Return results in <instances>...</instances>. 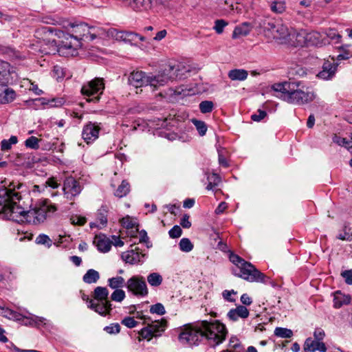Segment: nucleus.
<instances>
[{
  "label": "nucleus",
  "mask_w": 352,
  "mask_h": 352,
  "mask_svg": "<svg viewBox=\"0 0 352 352\" xmlns=\"http://www.w3.org/2000/svg\"><path fill=\"white\" fill-rule=\"evenodd\" d=\"M227 333L226 326L218 320H204L194 328L186 327L178 338L182 344L189 345L198 344L203 339H206L214 347L226 339Z\"/></svg>",
  "instance_id": "f257e3e1"
},
{
  "label": "nucleus",
  "mask_w": 352,
  "mask_h": 352,
  "mask_svg": "<svg viewBox=\"0 0 352 352\" xmlns=\"http://www.w3.org/2000/svg\"><path fill=\"white\" fill-rule=\"evenodd\" d=\"M186 67L182 65H168L155 76H146L142 71L133 72L130 74L128 81L129 85L135 88L149 85L153 90L157 89L169 81L186 78L185 72H188Z\"/></svg>",
  "instance_id": "f03ea898"
},
{
  "label": "nucleus",
  "mask_w": 352,
  "mask_h": 352,
  "mask_svg": "<svg viewBox=\"0 0 352 352\" xmlns=\"http://www.w3.org/2000/svg\"><path fill=\"white\" fill-rule=\"evenodd\" d=\"M272 89L280 94L285 101L294 104H304L312 102L316 94L301 81H289L275 83Z\"/></svg>",
  "instance_id": "7ed1b4c3"
},
{
  "label": "nucleus",
  "mask_w": 352,
  "mask_h": 352,
  "mask_svg": "<svg viewBox=\"0 0 352 352\" xmlns=\"http://www.w3.org/2000/svg\"><path fill=\"white\" fill-rule=\"evenodd\" d=\"M47 31L50 32H54L55 35L60 39L58 44L54 43L52 45V49L51 50H47L46 47H44L41 50L42 54H55L58 52L63 56H75L77 54V50L82 45L80 41L76 37L74 36V34L66 33L60 30H56L52 28H48Z\"/></svg>",
  "instance_id": "20e7f679"
},
{
  "label": "nucleus",
  "mask_w": 352,
  "mask_h": 352,
  "mask_svg": "<svg viewBox=\"0 0 352 352\" xmlns=\"http://www.w3.org/2000/svg\"><path fill=\"white\" fill-rule=\"evenodd\" d=\"M229 259L239 269V272H236L235 269L232 270V273L236 276L250 282L267 283V280L269 279L251 263L245 261L232 252H230Z\"/></svg>",
  "instance_id": "39448f33"
},
{
  "label": "nucleus",
  "mask_w": 352,
  "mask_h": 352,
  "mask_svg": "<svg viewBox=\"0 0 352 352\" xmlns=\"http://www.w3.org/2000/svg\"><path fill=\"white\" fill-rule=\"evenodd\" d=\"M104 89V82L102 78H95L85 83L81 88L82 94L87 97L89 102L97 103L100 100V96Z\"/></svg>",
  "instance_id": "423d86ee"
},
{
  "label": "nucleus",
  "mask_w": 352,
  "mask_h": 352,
  "mask_svg": "<svg viewBox=\"0 0 352 352\" xmlns=\"http://www.w3.org/2000/svg\"><path fill=\"white\" fill-rule=\"evenodd\" d=\"M263 31L265 35L275 40L287 41L288 36L291 34V31L287 25L280 22L270 21L263 24Z\"/></svg>",
  "instance_id": "0eeeda50"
},
{
  "label": "nucleus",
  "mask_w": 352,
  "mask_h": 352,
  "mask_svg": "<svg viewBox=\"0 0 352 352\" xmlns=\"http://www.w3.org/2000/svg\"><path fill=\"white\" fill-rule=\"evenodd\" d=\"M16 186L19 189L21 184H19L15 186L13 183H11L9 188L5 186L0 188V214H2L10 205L14 204L16 200H21L20 193L15 191Z\"/></svg>",
  "instance_id": "6e6552de"
},
{
  "label": "nucleus",
  "mask_w": 352,
  "mask_h": 352,
  "mask_svg": "<svg viewBox=\"0 0 352 352\" xmlns=\"http://www.w3.org/2000/svg\"><path fill=\"white\" fill-rule=\"evenodd\" d=\"M167 324L168 322L165 318L151 321V323H148L145 327L139 331V336L142 339H146L149 341L153 337L160 336L167 328Z\"/></svg>",
  "instance_id": "1a4fd4ad"
},
{
  "label": "nucleus",
  "mask_w": 352,
  "mask_h": 352,
  "mask_svg": "<svg viewBox=\"0 0 352 352\" xmlns=\"http://www.w3.org/2000/svg\"><path fill=\"white\" fill-rule=\"evenodd\" d=\"M19 201L20 200H16L14 204L10 205L3 212V217L18 223L28 221V217L30 216V211H26L21 206L17 205V202Z\"/></svg>",
  "instance_id": "9d476101"
},
{
  "label": "nucleus",
  "mask_w": 352,
  "mask_h": 352,
  "mask_svg": "<svg viewBox=\"0 0 352 352\" xmlns=\"http://www.w3.org/2000/svg\"><path fill=\"white\" fill-rule=\"evenodd\" d=\"M0 315L5 318L19 321L25 325H32L33 324L38 325L40 323H43L45 320L43 318L38 316H34V318L25 317L21 314L14 311L10 309L1 307H0Z\"/></svg>",
  "instance_id": "9b49d317"
},
{
  "label": "nucleus",
  "mask_w": 352,
  "mask_h": 352,
  "mask_svg": "<svg viewBox=\"0 0 352 352\" xmlns=\"http://www.w3.org/2000/svg\"><path fill=\"white\" fill-rule=\"evenodd\" d=\"M126 288L135 296L144 297L148 294L146 281L144 277L140 276H133L128 279Z\"/></svg>",
  "instance_id": "f8f14e48"
},
{
  "label": "nucleus",
  "mask_w": 352,
  "mask_h": 352,
  "mask_svg": "<svg viewBox=\"0 0 352 352\" xmlns=\"http://www.w3.org/2000/svg\"><path fill=\"white\" fill-rule=\"evenodd\" d=\"M56 210V207L50 201L44 200L39 204L34 210H30V214L34 217L38 221L43 222L44 220Z\"/></svg>",
  "instance_id": "ddd939ff"
},
{
  "label": "nucleus",
  "mask_w": 352,
  "mask_h": 352,
  "mask_svg": "<svg viewBox=\"0 0 352 352\" xmlns=\"http://www.w3.org/2000/svg\"><path fill=\"white\" fill-rule=\"evenodd\" d=\"M63 190L65 197L68 200H72L80 193L82 188L77 180L73 177H68L64 181Z\"/></svg>",
  "instance_id": "4468645a"
},
{
  "label": "nucleus",
  "mask_w": 352,
  "mask_h": 352,
  "mask_svg": "<svg viewBox=\"0 0 352 352\" xmlns=\"http://www.w3.org/2000/svg\"><path fill=\"white\" fill-rule=\"evenodd\" d=\"M101 124L89 122L84 126L82 131V138L87 143L93 142L98 138L101 130Z\"/></svg>",
  "instance_id": "2eb2a0df"
},
{
  "label": "nucleus",
  "mask_w": 352,
  "mask_h": 352,
  "mask_svg": "<svg viewBox=\"0 0 352 352\" xmlns=\"http://www.w3.org/2000/svg\"><path fill=\"white\" fill-rule=\"evenodd\" d=\"M145 254L142 252L139 248L129 250L122 253L121 258L131 265L142 264Z\"/></svg>",
  "instance_id": "dca6fc26"
},
{
  "label": "nucleus",
  "mask_w": 352,
  "mask_h": 352,
  "mask_svg": "<svg viewBox=\"0 0 352 352\" xmlns=\"http://www.w3.org/2000/svg\"><path fill=\"white\" fill-rule=\"evenodd\" d=\"M336 59L332 57V61L326 60L324 61L322 70L317 74V76L322 80H330L336 74L338 63L335 62Z\"/></svg>",
  "instance_id": "f3484780"
},
{
  "label": "nucleus",
  "mask_w": 352,
  "mask_h": 352,
  "mask_svg": "<svg viewBox=\"0 0 352 352\" xmlns=\"http://www.w3.org/2000/svg\"><path fill=\"white\" fill-rule=\"evenodd\" d=\"M14 74V67L8 62L0 60V83L12 84Z\"/></svg>",
  "instance_id": "a211bd4d"
},
{
  "label": "nucleus",
  "mask_w": 352,
  "mask_h": 352,
  "mask_svg": "<svg viewBox=\"0 0 352 352\" xmlns=\"http://www.w3.org/2000/svg\"><path fill=\"white\" fill-rule=\"evenodd\" d=\"M287 41L292 42L296 47L307 46V30L301 29L299 31L291 32Z\"/></svg>",
  "instance_id": "6ab92c4d"
},
{
  "label": "nucleus",
  "mask_w": 352,
  "mask_h": 352,
  "mask_svg": "<svg viewBox=\"0 0 352 352\" xmlns=\"http://www.w3.org/2000/svg\"><path fill=\"white\" fill-rule=\"evenodd\" d=\"M88 307L94 309L101 316H106L111 311L112 305L110 301H98V302H94L93 300H90Z\"/></svg>",
  "instance_id": "aec40b11"
},
{
  "label": "nucleus",
  "mask_w": 352,
  "mask_h": 352,
  "mask_svg": "<svg viewBox=\"0 0 352 352\" xmlns=\"http://www.w3.org/2000/svg\"><path fill=\"white\" fill-rule=\"evenodd\" d=\"M250 315L249 310L243 305H238L234 309H231L227 314L230 320L235 322L239 318L245 319Z\"/></svg>",
  "instance_id": "412c9836"
},
{
  "label": "nucleus",
  "mask_w": 352,
  "mask_h": 352,
  "mask_svg": "<svg viewBox=\"0 0 352 352\" xmlns=\"http://www.w3.org/2000/svg\"><path fill=\"white\" fill-rule=\"evenodd\" d=\"M8 84H0V103L8 104L12 102L16 98V92L8 87Z\"/></svg>",
  "instance_id": "4be33fe9"
},
{
  "label": "nucleus",
  "mask_w": 352,
  "mask_h": 352,
  "mask_svg": "<svg viewBox=\"0 0 352 352\" xmlns=\"http://www.w3.org/2000/svg\"><path fill=\"white\" fill-rule=\"evenodd\" d=\"M304 351L305 352H314L316 351L326 352L327 347L322 341L314 340L312 338H309L305 342Z\"/></svg>",
  "instance_id": "5701e85b"
},
{
  "label": "nucleus",
  "mask_w": 352,
  "mask_h": 352,
  "mask_svg": "<svg viewBox=\"0 0 352 352\" xmlns=\"http://www.w3.org/2000/svg\"><path fill=\"white\" fill-rule=\"evenodd\" d=\"M94 243H96L98 250L102 252H107L110 250L112 242L105 236H96Z\"/></svg>",
  "instance_id": "b1692460"
},
{
  "label": "nucleus",
  "mask_w": 352,
  "mask_h": 352,
  "mask_svg": "<svg viewBox=\"0 0 352 352\" xmlns=\"http://www.w3.org/2000/svg\"><path fill=\"white\" fill-rule=\"evenodd\" d=\"M109 208L106 205H102L96 214V220L100 224L101 227H106L108 222Z\"/></svg>",
  "instance_id": "393cba45"
},
{
  "label": "nucleus",
  "mask_w": 352,
  "mask_h": 352,
  "mask_svg": "<svg viewBox=\"0 0 352 352\" xmlns=\"http://www.w3.org/2000/svg\"><path fill=\"white\" fill-rule=\"evenodd\" d=\"M268 3L270 10L275 14H282L286 10V3L283 0H272Z\"/></svg>",
  "instance_id": "a878e982"
},
{
  "label": "nucleus",
  "mask_w": 352,
  "mask_h": 352,
  "mask_svg": "<svg viewBox=\"0 0 352 352\" xmlns=\"http://www.w3.org/2000/svg\"><path fill=\"white\" fill-rule=\"evenodd\" d=\"M248 72L243 69H234L228 72V77L232 80H244L247 78Z\"/></svg>",
  "instance_id": "bb28decb"
},
{
  "label": "nucleus",
  "mask_w": 352,
  "mask_h": 352,
  "mask_svg": "<svg viewBox=\"0 0 352 352\" xmlns=\"http://www.w3.org/2000/svg\"><path fill=\"white\" fill-rule=\"evenodd\" d=\"M109 291L105 287H96L94 290V298L97 301H109L108 300Z\"/></svg>",
  "instance_id": "cd10ccee"
},
{
  "label": "nucleus",
  "mask_w": 352,
  "mask_h": 352,
  "mask_svg": "<svg viewBox=\"0 0 352 352\" xmlns=\"http://www.w3.org/2000/svg\"><path fill=\"white\" fill-rule=\"evenodd\" d=\"M108 286L113 289H121L124 285L126 286V282L122 276H116L109 278L107 280Z\"/></svg>",
  "instance_id": "c85d7f7f"
},
{
  "label": "nucleus",
  "mask_w": 352,
  "mask_h": 352,
  "mask_svg": "<svg viewBox=\"0 0 352 352\" xmlns=\"http://www.w3.org/2000/svg\"><path fill=\"white\" fill-rule=\"evenodd\" d=\"M250 28L248 23H244L241 25L236 26L232 33V38H237L249 34Z\"/></svg>",
  "instance_id": "c756f323"
},
{
  "label": "nucleus",
  "mask_w": 352,
  "mask_h": 352,
  "mask_svg": "<svg viewBox=\"0 0 352 352\" xmlns=\"http://www.w3.org/2000/svg\"><path fill=\"white\" fill-rule=\"evenodd\" d=\"M321 35L316 31L308 32L307 30V46L318 45L320 44Z\"/></svg>",
  "instance_id": "7c9ffc66"
},
{
  "label": "nucleus",
  "mask_w": 352,
  "mask_h": 352,
  "mask_svg": "<svg viewBox=\"0 0 352 352\" xmlns=\"http://www.w3.org/2000/svg\"><path fill=\"white\" fill-rule=\"evenodd\" d=\"M350 303V298L344 296L340 292H336L333 298V305L336 308H340L343 305Z\"/></svg>",
  "instance_id": "2f4dec72"
},
{
  "label": "nucleus",
  "mask_w": 352,
  "mask_h": 352,
  "mask_svg": "<svg viewBox=\"0 0 352 352\" xmlns=\"http://www.w3.org/2000/svg\"><path fill=\"white\" fill-rule=\"evenodd\" d=\"M73 34H75L74 36L78 38L79 41L84 38L85 35H83V33H86L90 29L87 24L84 23L73 25Z\"/></svg>",
  "instance_id": "473e14b6"
},
{
  "label": "nucleus",
  "mask_w": 352,
  "mask_h": 352,
  "mask_svg": "<svg viewBox=\"0 0 352 352\" xmlns=\"http://www.w3.org/2000/svg\"><path fill=\"white\" fill-rule=\"evenodd\" d=\"M99 278V272L93 269L88 270L82 278L83 281L88 284L96 283Z\"/></svg>",
  "instance_id": "72a5a7b5"
},
{
  "label": "nucleus",
  "mask_w": 352,
  "mask_h": 352,
  "mask_svg": "<svg viewBox=\"0 0 352 352\" xmlns=\"http://www.w3.org/2000/svg\"><path fill=\"white\" fill-rule=\"evenodd\" d=\"M130 192V184L126 180H123L118 186L114 192V195L117 197L122 198L128 195Z\"/></svg>",
  "instance_id": "f704fd0d"
},
{
  "label": "nucleus",
  "mask_w": 352,
  "mask_h": 352,
  "mask_svg": "<svg viewBox=\"0 0 352 352\" xmlns=\"http://www.w3.org/2000/svg\"><path fill=\"white\" fill-rule=\"evenodd\" d=\"M35 100L41 101V104L43 105H49L51 107H57L62 106L65 101L63 98H52L51 100L47 99L45 98H37Z\"/></svg>",
  "instance_id": "c9c22d12"
},
{
  "label": "nucleus",
  "mask_w": 352,
  "mask_h": 352,
  "mask_svg": "<svg viewBox=\"0 0 352 352\" xmlns=\"http://www.w3.org/2000/svg\"><path fill=\"white\" fill-rule=\"evenodd\" d=\"M119 37L131 45H136L138 34L133 32H121Z\"/></svg>",
  "instance_id": "e433bc0d"
},
{
  "label": "nucleus",
  "mask_w": 352,
  "mask_h": 352,
  "mask_svg": "<svg viewBox=\"0 0 352 352\" xmlns=\"http://www.w3.org/2000/svg\"><path fill=\"white\" fill-rule=\"evenodd\" d=\"M162 276L157 272H153L147 276V281L152 287H158L162 283Z\"/></svg>",
  "instance_id": "4c0bfd02"
},
{
  "label": "nucleus",
  "mask_w": 352,
  "mask_h": 352,
  "mask_svg": "<svg viewBox=\"0 0 352 352\" xmlns=\"http://www.w3.org/2000/svg\"><path fill=\"white\" fill-rule=\"evenodd\" d=\"M274 335L282 338H289L293 336V331L289 329L276 327L274 330Z\"/></svg>",
  "instance_id": "58836bf2"
},
{
  "label": "nucleus",
  "mask_w": 352,
  "mask_h": 352,
  "mask_svg": "<svg viewBox=\"0 0 352 352\" xmlns=\"http://www.w3.org/2000/svg\"><path fill=\"white\" fill-rule=\"evenodd\" d=\"M333 142L336 143L337 144L344 146L348 150H350L352 148V141L349 140L346 138H342L338 135H335L333 138Z\"/></svg>",
  "instance_id": "ea45409f"
},
{
  "label": "nucleus",
  "mask_w": 352,
  "mask_h": 352,
  "mask_svg": "<svg viewBox=\"0 0 352 352\" xmlns=\"http://www.w3.org/2000/svg\"><path fill=\"white\" fill-rule=\"evenodd\" d=\"M179 247L181 251L184 252H189L193 249V244L189 239L183 238L179 243Z\"/></svg>",
  "instance_id": "a19ab883"
},
{
  "label": "nucleus",
  "mask_w": 352,
  "mask_h": 352,
  "mask_svg": "<svg viewBox=\"0 0 352 352\" xmlns=\"http://www.w3.org/2000/svg\"><path fill=\"white\" fill-rule=\"evenodd\" d=\"M18 142L17 138L12 135L9 140H3L1 142V149L3 151H8L11 148L12 144H16Z\"/></svg>",
  "instance_id": "79ce46f5"
},
{
  "label": "nucleus",
  "mask_w": 352,
  "mask_h": 352,
  "mask_svg": "<svg viewBox=\"0 0 352 352\" xmlns=\"http://www.w3.org/2000/svg\"><path fill=\"white\" fill-rule=\"evenodd\" d=\"M199 107L202 113H210L214 109V103L210 100H204L200 102Z\"/></svg>",
  "instance_id": "37998d69"
},
{
  "label": "nucleus",
  "mask_w": 352,
  "mask_h": 352,
  "mask_svg": "<svg viewBox=\"0 0 352 352\" xmlns=\"http://www.w3.org/2000/svg\"><path fill=\"white\" fill-rule=\"evenodd\" d=\"M192 122L195 126L199 134L201 136L204 135L207 131V126L204 121L192 119Z\"/></svg>",
  "instance_id": "c03bdc74"
},
{
  "label": "nucleus",
  "mask_w": 352,
  "mask_h": 352,
  "mask_svg": "<svg viewBox=\"0 0 352 352\" xmlns=\"http://www.w3.org/2000/svg\"><path fill=\"white\" fill-rule=\"evenodd\" d=\"M340 48L342 50V52L337 56V60H347L352 57V51L349 49L348 46H342Z\"/></svg>",
  "instance_id": "a18cd8bd"
},
{
  "label": "nucleus",
  "mask_w": 352,
  "mask_h": 352,
  "mask_svg": "<svg viewBox=\"0 0 352 352\" xmlns=\"http://www.w3.org/2000/svg\"><path fill=\"white\" fill-rule=\"evenodd\" d=\"M36 243L40 245H45L47 248H50L52 244L50 238L44 234H41L36 237Z\"/></svg>",
  "instance_id": "49530a36"
},
{
  "label": "nucleus",
  "mask_w": 352,
  "mask_h": 352,
  "mask_svg": "<svg viewBox=\"0 0 352 352\" xmlns=\"http://www.w3.org/2000/svg\"><path fill=\"white\" fill-rule=\"evenodd\" d=\"M208 184L206 186V189L210 190H212L215 186L220 182V177L217 174H212L211 176L208 177Z\"/></svg>",
  "instance_id": "de8ad7c7"
},
{
  "label": "nucleus",
  "mask_w": 352,
  "mask_h": 352,
  "mask_svg": "<svg viewBox=\"0 0 352 352\" xmlns=\"http://www.w3.org/2000/svg\"><path fill=\"white\" fill-rule=\"evenodd\" d=\"M125 292L122 289H115L111 295V299L113 301L118 302H122L125 298Z\"/></svg>",
  "instance_id": "09e8293b"
},
{
  "label": "nucleus",
  "mask_w": 352,
  "mask_h": 352,
  "mask_svg": "<svg viewBox=\"0 0 352 352\" xmlns=\"http://www.w3.org/2000/svg\"><path fill=\"white\" fill-rule=\"evenodd\" d=\"M150 312L151 314H156L157 315L162 316L166 314V310L162 303L157 302L150 307Z\"/></svg>",
  "instance_id": "8fccbe9b"
},
{
  "label": "nucleus",
  "mask_w": 352,
  "mask_h": 352,
  "mask_svg": "<svg viewBox=\"0 0 352 352\" xmlns=\"http://www.w3.org/2000/svg\"><path fill=\"white\" fill-rule=\"evenodd\" d=\"M38 142L39 140L36 137L31 136L25 141V145L27 148L38 149L39 148Z\"/></svg>",
  "instance_id": "3c124183"
},
{
  "label": "nucleus",
  "mask_w": 352,
  "mask_h": 352,
  "mask_svg": "<svg viewBox=\"0 0 352 352\" xmlns=\"http://www.w3.org/2000/svg\"><path fill=\"white\" fill-rule=\"evenodd\" d=\"M2 54L7 55L9 58L14 59L19 57V53L10 47H3L1 50Z\"/></svg>",
  "instance_id": "603ef678"
},
{
  "label": "nucleus",
  "mask_w": 352,
  "mask_h": 352,
  "mask_svg": "<svg viewBox=\"0 0 352 352\" xmlns=\"http://www.w3.org/2000/svg\"><path fill=\"white\" fill-rule=\"evenodd\" d=\"M228 25V23L223 19H217L214 22V29L217 34H221L223 28Z\"/></svg>",
  "instance_id": "864d4df0"
},
{
  "label": "nucleus",
  "mask_w": 352,
  "mask_h": 352,
  "mask_svg": "<svg viewBox=\"0 0 352 352\" xmlns=\"http://www.w3.org/2000/svg\"><path fill=\"white\" fill-rule=\"evenodd\" d=\"M182 230L179 226H174L168 232L169 236L172 239H177L181 236Z\"/></svg>",
  "instance_id": "5fc2aeb1"
},
{
  "label": "nucleus",
  "mask_w": 352,
  "mask_h": 352,
  "mask_svg": "<svg viewBox=\"0 0 352 352\" xmlns=\"http://www.w3.org/2000/svg\"><path fill=\"white\" fill-rule=\"evenodd\" d=\"M104 330L109 334L118 333L120 331V326L118 323H113L109 326L105 327Z\"/></svg>",
  "instance_id": "6e6d98bb"
},
{
  "label": "nucleus",
  "mask_w": 352,
  "mask_h": 352,
  "mask_svg": "<svg viewBox=\"0 0 352 352\" xmlns=\"http://www.w3.org/2000/svg\"><path fill=\"white\" fill-rule=\"evenodd\" d=\"M138 322L133 317H126L122 320V324L128 328H133L138 324Z\"/></svg>",
  "instance_id": "4d7b16f0"
},
{
  "label": "nucleus",
  "mask_w": 352,
  "mask_h": 352,
  "mask_svg": "<svg viewBox=\"0 0 352 352\" xmlns=\"http://www.w3.org/2000/svg\"><path fill=\"white\" fill-rule=\"evenodd\" d=\"M122 224L127 229L133 228L136 226V223L129 217L122 218Z\"/></svg>",
  "instance_id": "13d9d810"
},
{
  "label": "nucleus",
  "mask_w": 352,
  "mask_h": 352,
  "mask_svg": "<svg viewBox=\"0 0 352 352\" xmlns=\"http://www.w3.org/2000/svg\"><path fill=\"white\" fill-rule=\"evenodd\" d=\"M267 116V113L264 110L258 109L257 113L251 116V119L255 122H259Z\"/></svg>",
  "instance_id": "bf43d9fd"
},
{
  "label": "nucleus",
  "mask_w": 352,
  "mask_h": 352,
  "mask_svg": "<svg viewBox=\"0 0 352 352\" xmlns=\"http://www.w3.org/2000/svg\"><path fill=\"white\" fill-rule=\"evenodd\" d=\"M327 36L331 40H339L341 36L335 29H329L326 32Z\"/></svg>",
  "instance_id": "052dcab7"
},
{
  "label": "nucleus",
  "mask_w": 352,
  "mask_h": 352,
  "mask_svg": "<svg viewBox=\"0 0 352 352\" xmlns=\"http://www.w3.org/2000/svg\"><path fill=\"white\" fill-rule=\"evenodd\" d=\"M324 331L320 328L316 329L314 332V340L322 341L324 339Z\"/></svg>",
  "instance_id": "680f3d73"
},
{
  "label": "nucleus",
  "mask_w": 352,
  "mask_h": 352,
  "mask_svg": "<svg viewBox=\"0 0 352 352\" xmlns=\"http://www.w3.org/2000/svg\"><path fill=\"white\" fill-rule=\"evenodd\" d=\"M341 275L345 279V282L349 285H352V270H345Z\"/></svg>",
  "instance_id": "e2e57ef3"
},
{
  "label": "nucleus",
  "mask_w": 352,
  "mask_h": 352,
  "mask_svg": "<svg viewBox=\"0 0 352 352\" xmlns=\"http://www.w3.org/2000/svg\"><path fill=\"white\" fill-rule=\"evenodd\" d=\"M189 215L185 214L181 219L180 224L184 228H189L191 226V222L189 221Z\"/></svg>",
  "instance_id": "0e129e2a"
},
{
  "label": "nucleus",
  "mask_w": 352,
  "mask_h": 352,
  "mask_svg": "<svg viewBox=\"0 0 352 352\" xmlns=\"http://www.w3.org/2000/svg\"><path fill=\"white\" fill-rule=\"evenodd\" d=\"M72 223L78 226H83L86 223V218L79 216H76L72 219Z\"/></svg>",
  "instance_id": "69168bd1"
},
{
  "label": "nucleus",
  "mask_w": 352,
  "mask_h": 352,
  "mask_svg": "<svg viewBox=\"0 0 352 352\" xmlns=\"http://www.w3.org/2000/svg\"><path fill=\"white\" fill-rule=\"evenodd\" d=\"M337 239L342 241H352V234H349L346 232L344 233H340L337 236Z\"/></svg>",
  "instance_id": "338daca9"
},
{
  "label": "nucleus",
  "mask_w": 352,
  "mask_h": 352,
  "mask_svg": "<svg viewBox=\"0 0 352 352\" xmlns=\"http://www.w3.org/2000/svg\"><path fill=\"white\" fill-rule=\"evenodd\" d=\"M241 302H242L243 305L248 306L252 304V298L247 294H243L241 296Z\"/></svg>",
  "instance_id": "774afa93"
}]
</instances>
